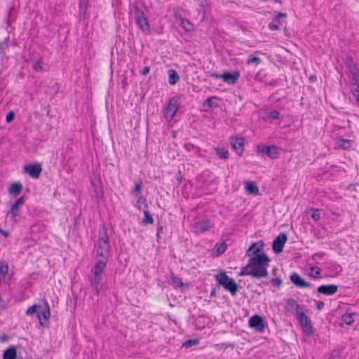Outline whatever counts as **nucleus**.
Segmentation results:
<instances>
[{
	"label": "nucleus",
	"mask_w": 359,
	"mask_h": 359,
	"mask_svg": "<svg viewBox=\"0 0 359 359\" xmlns=\"http://www.w3.org/2000/svg\"><path fill=\"white\" fill-rule=\"evenodd\" d=\"M88 6V0H79V15L85 18L86 15V12Z\"/></svg>",
	"instance_id": "26"
},
{
	"label": "nucleus",
	"mask_w": 359,
	"mask_h": 359,
	"mask_svg": "<svg viewBox=\"0 0 359 359\" xmlns=\"http://www.w3.org/2000/svg\"><path fill=\"white\" fill-rule=\"evenodd\" d=\"M213 224L208 219L196 222L192 226V231L195 234H201L211 229Z\"/></svg>",
	"instance_id": "8"
},
{
	"label": "nucleus",
	"mask_w": 359,
	"mask_h": 359,
	"mask_svg": "<svg viewBox=\"0 0 359 359\" xmlns=\"http://www.w3.org/2000/svg\"><path fill=\"white\" fill-rule=\"evenodd\" d=\"M316 308L318 311L322 310L325 306V304L322 301H316Z\"/></svg>",
	"instance_id": "44"
},
{
	"label": "nucleus",
	"mask_w": 359,
	"mask_h": 359,
	"mask_svg": "<svg viewBox=\"0 0 359 359\" xmlns=\"http://www.w3.org/2000/svg\"><path fill=\"white\" fill-rule=\"evenodd\" d=\"M179 109V103L177 99L171 98L166 108L167 115L171 118L174 117Z\"/></svg>",
	"instance_id": "17"
},
{
	"label": "nucleus",
	"mask_w": 359,
	"mask_h": 359,
	"mask_svg": "<svg viewBox=\"0 0 359 359\" xmlns=\"http://www.w3.org/2000/svg\"><path fill=\"white\" fill-rule=\"evenodd\" d=\"M109 259L95 257V263L91 269L93 278L91 280V285L98 294L100 292L99 285L101 281V276L104 273Z\"/></svg>",
	"instance_id": "3"
},
{
	"label": "nucleus",
	"mask_w": 359,
	"mask_h": 359,
	"mask_svg": "<svg viewBox=\"0 0 359 359\" xmlns=\"http://www.w3.org/2000/svg\"><path fill=\"white\" fill-rule=\"evenodd\" d=\"M172 282L175 284H176V285H177L180 286V287H182L183 285H184L182 281V280L180 278H179L176 277V276L172 277Z\"/></svg>",
	"instance_id": "42"
},
{
	"label": "nucleus",
	"mask_w": 359,
	"mask_h": 359,
	"mask_svg": "<svg viewBox=\"0 0 359 359\" xmlns=\"http://www.w3.org/2000/svg\"><path fill=\"white\" fill-rule=\"evenodd\" d=\"M297 319L304 334L310 336L313 333V327L310 318L303 312L297 313Z\"/></svg>",
	"instance_id": "7"
},
{
	"label": "nucleus",
	"mask_w": 359,
	"mask_h": 359,
	"mask_svg": "<svg viewBox=\"0 0 359 359\" xmlns=\"http://www.w3.org/2000/svg\"><path fill=\"white\" fill-rule=\"evenodd\" d=\"M22 189V185L19 182H15L9 187L8 193L14 196L18 195Z\"/></svg>",
	"instance_id": "23"
},
{
	"label": "nucleus",
	"mask_w": 359,
	"mask_h": 359,
	"mask_svg": "<svg viewBox=\"0 0 359 359\" xmlns=\"http://www.w3.org/2000/svg\"><path fill=\"white\" fill-rule=\"evenodd\" d=\"M133 14L135 21L140 29H141L144 32H149L150 25L144 12L137 6H135L134 8Z\"/></svg>",
	"instance_id": "5"
},
{
	"label": "nucleus",
	"mask_w": 359,
	"mask_h": 359,
	"mask_svg": "<svg viewBox=\"0 0 359 359\" xmlns=\"http://www.w3.org/2000/svg\"><path fill=\"white\" fill-rule=\"evenodd\" d=\"M141 191H142L141 183H136L135 187L133 189V193L135 194L136 195H138L140 194Z\"/></svg>",
	"instance_id": "39"
},
{
	"label": "nucleus",
	"mask_w": 359,
	"mask_h": 359,
	"mask_svg": "<svg viewBox=\"0 0 359 359\" xmlns=\"http://www.w3.org/2000/svg\"><path fill=\"white\" fill-rule=\"evenodd\" d=\"M24 170L25 172L28 173L32 178L37 179L40 176L42 168L40 163H36L25 166Z\"/></svg>",
	"instance_id": "9"
},
{
	"label": "nucleus",
	"mask_w": 359,
	"mask_h": 359,
	"mask_svg": "<svg viewBox=\"0 0 359 359\" xmlns=\"http://www.w3.org/2000/svg\"><path fill=\"white\" fill-rule=\"evenodd\" d=\"M337 290L338 286L334 284L322 285H320L317 289L318 293L327 296L334 294L337 292Z\"/></svg>",
	"instance_id": "15"
},
{
	"label": "nucleus",
	"mask_w": 359,
	"mask_h": 359,
	"mask_svg": "<svg viewBox=\"0 0 359 359\" xmlns=\"http://www.w3.org/2000/svg\"><path fill=\"white\" fill-rule=\"evenodd\" d=\"M262 241L252 243L246 252L249 257L248 264L243 267L240 276H250L256 278H262L268 276V266L270 259L263 250Z\"/></svg>",
	"instance_id": "1"
},
{
	"label": "nucleus",
	"mask_w": 359,
	"mask_h": 359,
	"mask_svg": "<svg viewBox=\"0 0 359 359\" xmlns=\"http://www.w3.org/2000/svg\"><path fill=\"white\" fill-rule=\"evenodd\" d=\"M328 359H335V358L334 357V355H330Z\"/></svg>",
	"instance_id": "54"
},
{
	"label": "nucleus",
	"mask_w": 359,
	"mask_h": 359,
	"mask_svg": "<svg viewBox=\"0 0 359 359\" xmlns=\"http://www.w3.org/2000/svg\"><path fill=\"white\" fill-rule=\"evenodd\" d=\"M291 282L299 288H309L311 284L305 281L302 277L296 272L291 273L290 276Z\"/></svg>",
	"instance_id": "11"
},
{
	"label": "nucleus",
	"mask_w": 359,
	"mask_h": 359,
	"mask_svg": "<svg viewBox=\"0 0 359 359\" xmlns=\"http://www.w3.org/2000/svg\"><path fill=\"white\" fill-rule=\"evenodd\" d=\"M0 233H2L5 237H8L9 236L8 232L5 231L2 229H0Z\"/></svg>",
	"instance_id": "51"
},
{
	"label": "nucleus",
	"mask_w": 359,
	"mask_h": 359,
	"mask_svg": "<svg viewBox=\"0 0 359 359\" xmlns=\"http://www.w3.org/2000/svg\"><path fill=\"white\" fill-rule=\"evenodd\" d=\"M213 347L217 349H225L227 346L225 344H215L213 345Z\"/></svg>",
	"instance_id": "46"
},
{
	"label": "nucleus",
	"mask_w": 359,
	"mask_h": 359,
	"mask_svg": "<svg viewBox=\"0 0 359 359\" xmlns=\"http://www.w3.org/2000/svg\"><path fill=\"white\" fill-rule=\"evenodd\" d=\"M355 313H345L341 316V320L344 323L348 325H351L355 321Z\"/></svg>",
	"instance_id": "25"
},
{
	"label": "nucleus",
	"mask_w": 359,
	"mask_h": 359,
	"mask_svg": "<svg viewBox=\"0 0 359 359\" xmlns=\"http://www.w3.org/2000/svg\"><path fill=\"white\" fill-rule=\"evenodd\" d=\"M339 144L344 148L350 147L351 146V141L349 140L340 139Z\"/></svg>",
	"instance_id": "36"
},
{
	"label": "nucleus",
	"mask_w": 359,
	"mask_h": 359,
	"mask_svg": "<svg viewBox=\"0 0 359 359\" xmlns=\"http://www.w3.org/2000/svg\"><path fill=\"white\" fill-rule=\"evenodd\" d=\"M183 147L186 151L193 152L196 156H202V149L200 147L190 142L184 143Z\"/></svg>",
	"instance_id": "20"
},
{
	"label": "nucleus",
	"mask_w": 359,
	"mask_h": 359,
	"mask_svg": "<svg viewBox=\"0 0 359 359\" xmlns=\"http://www.w3.org/2000/svg\"><path fill=\"white\" fill-rule=\"evenodd\" d=\"M215 152L219 158L226 159L229 157V151L225 148L217 147L215 149Z\"/></svg>",
	"instance_id": "28"
},
{
	"label": "nucleus",
	"mask_w": 359,
	"mask_h": 359,
	"mask_svg": "<svg viewBox=\"0 0 359 359\" xmlns=\"http://www.w3.org/2000/svg\"><path fill=\"white\" fill-rule=\"evenodd\" d=\"M41 306L38 304H34L33 306H30L26 311L27 316H32L36 312H38L40 309Z\"/></svg>",
	"instance_id": "31"
},
{
	"label": "nucleus",
	"mask_w": 359,
	"mask_h": 359,
	"mask_svg": "<svg viewBox=\"0 0 359 359\" xmlns=\"http://www.w3.org/2000/svg\"><path fill=\"white\" fill-rule=\"evenodd\" d=\"M351 75L355 83H359V71L356 68L351 71Z\"/></svg>",
	"instance_id": "34"
},
{
	"label": "nucleus",
	"mask_w": 359,
	"mask_h": 359,
	"mask_svg": "<svg viewBox=\"0 0 359 359\" xmlns=\"http://www.w3.org/2000/svg\"><path fill=\"white\" fill-rule=\"evenodd\" d=\"M287 236L285 233H280L273 242V250L275 253H280L283 251L287 241Z\"/></svg>",
	"instance_id": "10"
},
{
	"label": "nucleus",
	"mask_w": 359,
	"mask_h": 359,
	"mask_svg": "<svg viewBox=\"0 0 359 359\" xmlns=\"http://www.w3.org/2000/svg\"><path fill=\"white\" fill-rule=\"evenodd\" d=\"M245 189L247 192L253 195L259 194V189L254 182L247 181L245 183Z\"/></svg>",
	"instance_id": "22"
},
{
	"label": "nucleus",
	"mask_w": 359,
	"mask_h": 359,
	"mask_svg": "<svg viewBox=\"0 0 359 359\" xmlns=\"http://www.w3.org/2000/svg\"><path fill=\"white\" fill-rule=\"evenodd\" d=\"M181 25L183 27V29L187 32H190L194 31V25L192 23H191L189 20L182 19L181 20Z\"/></svg>",
	"instance_id": "29"
},
{
	"label": "nucleus",
	"mask_w": 359,
	"mask_h": 359,
	"mask_svg": "<svg viewBox=\"0 0 359 359\" xmlns=\"http://www.w3.org/2000/svg\"><path fill=\"white\" fill-rule=\"evenodd\" d=\"M198 343H199L198 339H190V340L187 341L184 343V345L187 346H195V345H197Z\"/></svg>",
	"instance_id": "38"
},
{
	"label": "nucleus",
	"mask_w": 359,
	"mask_h": 359,
	"mask_svg": "<svg viewBox=\"0 0 359 359\" xmlns=\"http://www.w3.org/2000/svg\"><path fill=\"white\" fill-rule=\"evenodd\" d=\"M357 87L353 91V96L356 98L357 102H359V83H355Z\"/></svg>",
	"instance_id": "41"
},
{
	"label": "nucleus",
	"mask_w": 359,
	"mask_h": 359,
	"mask_svg": "<svg viewBox=\"0 0 359 359\" xmlns=\"http://www.w3.org/2000/svg\"><path fill=\"white\" fill-rule=\"evenodd\" d=\"M210 76L215 79H222L224 83L233 85L238 81L240 74L237 71L233 72H225L223 74L211 73Z\"/></svg>",
	"instance_id": "6"
},
{
	"label": "nucleus",
	"mask_w": 359,
	"mask_h": 359,
	"mask_svg": "<svg viewBox=\"0 0 359 359\" xmlns=\"http://www.w3.org/2000/svg\"><path fill=\"white\" fill-rule=\"evenodd\" d=\"M358 103H359V102H358Z\"/></svg>",
	"instance_id": "55"
},
{
	"label": "nucleus",
	"mask_w": 359,
	"mask_h": 359,
	"mask_svg": "<svg viewBox=\"0 0 359 359\" xmlns=\"http://www.w3.org/2000/svg\"><path fill=\"white\" fill-rule=\"evenodd\" d=\"M278 16H286V14H283V13H280L278 14Z\"/></svg>",
	"instance_id": "53"
},
{
	"label": "nucleus",
	"mask_w": 359,
	"mask_h": 359,
	"mask_svg": "<svg viewBox=\"0 0 359 359\" xmlns=\"http://www.w3.org/2000/svg\"><path fill=\"white\" fill-rule=\"evenodd\" d=\"M249 325L259 332H262L264 330V320L259 315H254L250 318Z\"/></svg>",
	"instance_id": "12"
},
{
	"label": "nucleus",
	"mask_w": 359,
	"mask_h": 359,
	"mask_svg": "<svg viewBox=\"0 0 359 359\" xmlns=\"http://www.w3.org/2000/svg\"><path fill=\"white\" fill-rule=\"evenodd\" d=\"M269 28L271 30H278L280 29V25L275 23V22H270L269 24Z\"/></svg>",
	"instance_id": "43"
},
{
	"label": "nucleus",
	"mask_w": 359,
	"mask_h": 359,
	"mask_svg": "<svg viewBox=\"0 0 359 359\" xmlns=\"http://www.w3.org/2000/svg\"><path fill=\"white\" fill-rule=\"evenodd\" d=\"M180 80V76L175 69H170L168 71V81L172 86L176 84Z\"/></svg>",
	"instance_id": "24"
},
{
	"label": "nucleus",
	"mask_w": 359,
	"mask_h": 359,
	"mask_svg": "<svg viewBox=\"0 0 359 359\" xmlns=\"http://www.w3.org/2000/svg\"><path fill=\"white\" fill-rule=\"evenodd\" d=\"M4 308V300L0 298V311Z\"/></svg>",
	"instance_id": "52"
},
{
	"label": "nucleus",
	"mask_w": 359,
	"mask_h": 359,
	"mask_svg": "<svg viewBox=\"0 0 359 359\" xmlns=\"http://www.w3.org/2000/svg\"><path fill=\"white\" fill-rule=\"evenodd\" d=\"M280 116V113L277 110H273L269 112L267 116L270 119H277Z\"/></svg>",
	"instance_id": "35"
},
{
	"label": "nucleus",
	"mask_w": 359,
	"mask_h": 359,
	"mask_svg": "<svg viewBox=\"0 0 359 359\" xmlns=\"http://www.w3.org/2000/svg\"><path fill=\"white\" fill-rule=\"evenodd\" d=\"M15 117V114L13 111H9L6 116V120L8 123H11Z\"/></svg>",
	"instance_id": "37"
},
{
	"label": "nucleus",
	"mask_w": 359,
	"mask_h": 359,
	"mask_svg": "<svg viewBox=\"0 0 359 359\" xmlns=\"http://www.w3.org/2000/svg\"><path fill=\"white\" fill-rule=\"evenodd\" d=\"M310 273H309V276L314 279H318L320 277V274L322 272V270L318 266H311L310 267Z\"/></svg>",
	"instance_id": "27"
},
{
	"label": "nucleus",
	"mask_w": 359,
	"mask_h": 359,
	"mask_svg": "<svg viewBox=\"0 0 359 359\" xmlns=\"http://www.w3.org/2000/svg\"><path fill=\"white\" fill-rule=\"evenodd\" d=\"M144 219L142 223L145 225L154 223V219L147 210H144Z\"/></svg>",
	"instance_id": "30"
},
{
	"label": "nucleus",
	"mask_w": 359,
	"mask_h": 359,
	"mask_svg": "<svg viewBox=\"0 0 359 359\" xmlns=\"http://www.w3.org/2000/svg\"><path fill=\"white\" fill-rule=\"evenodd\" d=\"M295 304H296V302L293 299H290L287 302V306H288V305H292L293 306V305H295Z\"/></svg>",
	"instance_id": "50"
},
{
	"label": "nucleus",
	"mask_w": 359,
	"mask_h": 359,
	"mask_svg": "<svg viewBox=\"0 0 359 359\" xmlns=\"http://www.w3.org/2000/svg\"><path fill=\"white\" fill-rule=\"evenodd\" d=\"M226 244L225 242L215 244L212 249V255L214 257H217L222 255L226 250Z\"/></svg>",
	"instance_id": "18"
},
{
	"label": "nucleus",
	"mask_w": 359,
	"mask_h": 359,
	"mask_svg": "<svg viewBox=\"0 0 359 359\" xmlns=\"http://www.w3.org/2000/svg\"><path fill=\"white\" fill-rule=\"evenodd\" d=\"M17 357V351L14 346H9L4 351L3 359H15Z\"/></svg>",
	"instance_id": "21"
},
{
	"label": "nucleus",
	"mask_w": 359,
	"mask_h": 359,
	"mask_svg": "<svg viewBox=\"0 0 359 359\" xmlns=\"http://www.w3.org/2000/svg\"><path fill=\"white\" fill-rule=\"evenodd\" d=\"M231 144L237 153L240 155L244 151L245 139L243 137H232L230 139Z\"/></svg>",
	"instance_id": "16"
},
{
	"label": "nucleus",
	"mask_w": 359,
	"mask_h": 359,
	"mask_svg": "<svg viewBox=\"0 0 359 359\" xmlns=\"http://www.w3.org/2000/svg\"><path fill=\"white\" fill-rule=\"evenodd\" d=\"M216 98V97H210L206 99L205 100V103L209 107H212V100Z\"/></svg>",
	"instance_id": "47"
},
{
	"label": "nucleus",
	"mask_w": 359,
	"mask_h": 359,
	"mask_svg": "<svg viewBox=\"0 0 359 359\" xmlns=\"http://www.w3.org/2000/svg\"><path fill=\"white\" fill-rule=\"evenodd\" d=\"M262 62V60L259 57L250 55L247 60L246 63L250 65L252 64L259 65Z\"/></svg>",
	"instance_id": "32"
},
{
	"label": "nucleus",
	"mask_w": 359,
	"mask_h": 359,
	"mask_svg": "<svg viewBox=\"0 0 359 359\" xmlns=\"http://www.w3.org/2000/svg\"><path fill=\"white\" fill-rule=\"evenodd\" d=\"M95 248L96 257L109 259L111 246L107 231L104 226L100 227L99 229V237Z\"/></svg>",
	"instance_id": "2"
},
{
	"label": "nucleus",
	"mask_w": 359,
	"mask_h": 359,
	"mask_svg": "<svg viewBox=\"0 0 359 359\" xmlns=\"http://www.w3.org/2000/svg\"><path fill=\"white\" fill-rule=\"evenodd\" d=\"M325 255L324 252L321 253H316L313 255V259H315L316 257H321L322 256Z\"/></svg>",
	"instance_id": "49"
},
{
	"label": "nucleus",
	"mask_w": 359,
	"mask_h": 359,
	"mask_svg": "<svg viewBox=\"0 0 359 359\" xmlns=\"http://www.w3.org/2000/svg\"><path fill=\"white\" fill-rule=\"evenodd\" d=\"M257 150L260 153H266L269 157L271 158H276L278 155V149L275 146H264L259 145L257 147Z\"/></svg>",
	"instance_id": "14"
},
{
	"label": "nucleus",
	"mask_w": 359,
	"mask_h": 359,
	"mask_svg": "<svg viewBox=\"0 0 359 359\" xmlns=\"http://www.w3.org/2000/svg\"><path fill=\"white\" fill-rule=\"evenodd\" d=\"M34 69L36 71H40L42 69V66L41 65V62H36L34 64V66H33Z\"/></svg>",
	"instance_id": "48"
},
{
	"label": "nucleus",
	"mask_w": 359,
	"mask_h": 359,
	"mask_svg": "<svg viewBox=\"0 0 359 359\" xmlns=\"http://www.w3.org/2000/svg\"><path fill=\"white\" fill-rule=\"evenodd\" d=\"M271 285L276 288H280L283 284V281L280 277H276L271 280Z\"/></svg>",
	"instance_id": "33"
},
{
	"label": "nucleus",
	"mask_w": 359,
	"mask_h": 359,
	"mask_svg": "<svg viewBox=\"0 0 359 359\" xmlns=\"http://www.w3.org/2000/svg\"><path fill=\"white\" fill-rule=\"evenodd\" d=\"M311 217L316 220L318 221L320 217V213L318 210H314L313 211V213L311 215Z\"/></svg>",
	"instance_id": "40"
},
{
	"label": "nucleus",
	"mask_w": 359,
	"mask_h": 359,
	"mask_svg": "<svg viewBox=\"0 0 359 359\" xmlns=\"http://www.w3.org/2000/svg\"><path fill=\"white\" fill-rule=\"evenodd\" d=\"M24 203H25L24 198L21 197V198H18L15 202L14 204L12 205L10 212L13 217H15L19 215L20 208L24 204Z\"/></svg>",
	"instance_id": "19"
},
{
	"label": "nucleus",
	"mask_w": 359,
	"mask_h": 359,
	"mask_svg": "<svg viewBox=\"0 0 359 359\" xmlns=\"http://www.w3.org/2000/svg\"><path fill=\"white\" fill-rule=\"evenodd\" d=\"M43 303L45 304L44 311H39L37 315L39 323L42 326H43L48 321V319L50 316V306L48 302L44 299Z\"/></svg>",
	"instance_id": "13"
},
{
	"label": "nucleus",
	"mask_w": 359,
	"mask_h": 359,
	"mask_svg": "<svg viewBox=\"0 0 359 359\" xmlns=\"http://www.w3.org/2000/svg\"><path fill=\"white\" fill-rule=\"evenodd\" d=\"M215 280L222 285L226 291L229 292L231 295L234 296L238 291V285L235 280L229 277L226 272H221L215 275Z\"/></svg>",
	"instance_id": "4"
},
{
	"label": "nucleus",
	"mask_w": 359,
	"mask_h": 359,
	"mask_svg": "<svg viewBox=\"0 0 359 359\" xmlns=\"http://www.w3.org/2000/svg\"><path fill=\"white\" fill-rule=\"evenodd\" d=\"M150 72V67L147 66L140 71V74L143 76L147 75Z\"/></svg>",
	"instance_id": "45"
}]
</instances>
